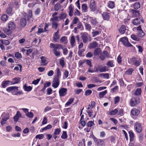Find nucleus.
<instances>
[{"instance_id": "31", "label": "nucleus", "mask_w": 146, "mask_h": 146, "mask_svg": "<svg viewBox=\"0 0 146 146\" xmlns=\"http://www.w3.org/2000/svg\"><path fill=\"white\" fill-rule=\"evenodd\" d=\"M74 100V98H70L68 101L66 103L65 106L66 107L68 106L71 104Z\"/></svg>"}, {"instance_id": "10", "label": "nucleus", "mask_w": 146, "mask_h": 146, "mask_svg": "<svg viewBox=\"0 0 146 146\" xmlns=\"http://www.w3.org/2000/svg\"><path fill=\"white\" fill-rule=\"evenodd\" d=\"M135 129L137 132L140 133L142 131V129L141 124L138 122L136 123L135 125Z\"/></svg>"}, {"instance_id": "4", "label": "nucleus", "mask_w": 146, "mask_h": 146, "mask_svg": "<svg viewBox=\"0 0 146 146\" xmlns=\"http://www.w3.org/2000/svg\"><path fill=\"white\" fill-rule=\"evenodd\" d=\"M59 83V78H54L52 81V86L54 88H56L58 86Z\"/></svg>"}, {"instance_id": "64", "label": "nucleus", "mask_w": 146, "mask_h": 146, "mask_svg": "<svg viewBox=\"0 0 146 146\" xmlns=\"http://www.w3.org/2000/svg\"><path fill=\"white\" fill-rule=\"evenodd\" d=\"M122 58V57L120 56V54H119L117 57V61L119 64H120L121 63Z\"/></svg>"}, {"instance_id": "13", "label": "nucleus", "mask_w": 146, "mask_h": 146, "mask_svg": "<svg viewBox=\"0 0 146 146\" xmlns=\"http://www.w3.org/2000/svg\"><path fill=\"white\" fill-rule=\"evenodd\" d=\"M46 57L43 56H41L40 57L41 60V65L42 66H46L48 63V62L46 60Z\"/></svg>"}, {"instance_id": "58", "label": "nucleus", "mask_w": 146, "mask_h": 146, "mask_svg": "<svg viewBox=\"0 0 146 146\" xmlns=\"http://www.w3.org/2000/svg\"><path fill=\"white\" fill-rule=\"evenodd\" d=\"M84 50L83 49H79L78 52V54L79 56L81 57L82 56V54Z\"/></svg>"}, {"instance_id": "57", "label": "nucleus", "mask_w": 146, "mask_h": 146, "mask_svg": "<svg viewBox=\"0 0 146 146\" xmlns=\"http://www.w3.org/2000/svg\"><path fill=\"white\" fill-rule=\"evenodd\" d=\"M92 92L91 90H87L86 91L85 93V95L86 96H88L91 94Z\"/></svg>"}, {"instance_id": "25", "label": "nucleus", "mask_w": 146, "mask_h": 146, "mask_svg": "<svg viewBox=\"0 0 146 146\" xmlns=\"http://www.w3.org/2000/svg\"><path fill=\"white\" fill-rule=\"evenodd\" d=\"M126 30L125 26L124 25H122L120 27L119 31L120 33L123 34L124 33Z\"/></svg>"}, {"instance_id": "50", "label": "nucleus", "mask_w": 146, "mask_h": 146, "mask_svg": "<svg viewBox=\"0 0 146 146\" xmlns=\"http://www.w3.org/2000/svg\"><path fill=\"white\" fill-rule=\"evenodd\" d=\"M141 93V89L140 88H137L136 90L135 94L137 96L140 95Z\"/></svg>"}, {"instance_id": "7", "label": "nucleus", "mask_w": 146, "mask_h": 146, "mask_svg": "<svg viewBox=\"0 0 146 146\" xmlns=\"http://www.w3.org/2000/svg\"><path fill=\"white\" fill-rule=\"evenodd\" d=\"M81 37L83 40V42L84 43H86L88 40V34L85 33L81 34Z\"/></svg>"}, {"instance_id": "26", "label": "nucleus", "mask_w": 146, "mask_h": 146, "mask_svg": "<svg viewBox=\"0 0 146 146\" xmlns=\"http://www.w3.org/2000/svg\"><path fill=\"white\" fill-rule=\"evenodd\" d=\"M69 11L68 12L69 15L70 16L72 17L73 15V8L72 5H70L68 7Z\"/></svg>"}, {"instance_id": "20", "label": "nucleus", "mask_w": 146, "mask_h": 146, "mask_svg": "<svg viewBox=\"0 0 146 146\" xmlns=\"http://www.w3.org/2000/svg\"><path fill=\"white\" fill-rule=\"evenodd\" d=\"M11 81L10 80H7L4 81L1 83V85L3 88H5L7 86L10 84Z\"/></svg>"}, {"instance_id": "34", "label": "nucleus", "mask_w": 146, "mask_h": 146, "mask_svg": "<svg viewBox=\"0 0 146 146\" xmlns=\"http://www.w3.org/2000/svg\"><path fill=\"white\" fill-rule=\"evenodd\" d=\"M137 104V100L135 99H132L130 101V105L132 106H135Z\"/></svg>"}, {"instance_id": "21", "label": "nucleus", "mask_w": 146, "mask_h": 146, "mask_svg": "<svg viewBox=\"0 0 146 146\" xmlns=\"http://www.w3.org/2000/svg\"><path fill=\"white\" fill-rule=\"evenodd\" d=\"M131 114L133 115H137L139 113V111L137 109L134 108L131 111Z\"/></svg>"}, {"instance_id": "8", "label": "nucleus", "mask_w": 146, "mask_h": 146, "mask_svg": "<svg viewBox=\"0 0 146 146\" xmlns=\"http://www.w3.org/2000/svg\"><path fill=\"white\" fill-rule=\"evenodd\" d=\"M8 28L11 30H14L16 28V25L14 22L10 21L8 24Z\"/></svg>"}, {"instance_id": "29", "label": "nucleus", "mask_w": 146, "mask_h": 146, "mask_svg": "<svg viewBox=\"0 0 146 146\" xmlns=\"http://www.w3.org/2000/svg\"><path fill=\"white\" fill-rule=\"evenodd\" d=\"M115 6L114 2L112 1H110L108 3V7L111 9L113 8Z\"/></svg>"}, {"instance_id": "36", "label": "nucleus", "mask_w": 146, "mask_h": 146, "mask_svg": "<svg viewBox=\"0 0 146 146\" xmlns=\"http://www.w3.org/2000/svg\"><path fill=\"white\" fill-rule=\"evenodd\" d=\"M68 136L66 131H63L62 135L61 136V138L62 139H65L67 138Z\"/></svg>"}, {"instance_id": "9", "label": "nucleus", "mask_w": 146, "mask_h": 146, "mask_svg": "<svg viewBox=\"0 0 146 146\" xmlns=\"http://www.w3.org/2000/svg\"><path fill=\"white\" fill-rule=\"evenodd\" d=\"M62 45L60 44H54L53 43H51L50 45V48H53L54 49H60V48H62Z\"/></svg>"}, {"instance_id": "11", "label": "nucleus", "mask_w": 146, "mask_h": 146, "mask_svg": "<svg viewBox=\"0 0 146 146\" xmlns=\"http://www.w3.org/2000/svg\"><path fill=\"white\" fill-rule=\"evenodd\" d=\"M90 8L92 11H94L96 9L95 2L94 0H91L90 4Z\"/></svg>"}, {"instance_id": "39", "label": "nucleus", "mask_w": 146, "mask_h": 146, "mask_svg": "<svg viewBox=\"0 0 146 146\" xmlns=\"http://www.w3.org/2000/svg\"><path fill=\"white\" fill-rule=\"evenodd\" d=\"M67 16V15L65 13H62L59 16V18L60 20H62L65 19Z\"/></svg>"}, {"instance_id": "44", "label": "nucleus", "mask_w": 146, "mask_h": 146, "mask_svg": "<svg viewBox=\"0 0 146 146\" xmlns=\"http://www.w3.org/2000/svg\"><path fill=\"white\" fill-rule=\"evenodd\" d=\"M58 49H53V51L54 54L56 56H59L60 55V51H58L57 50Z\"/></svg>"}, {"instance_id": "32", "label": "nucleus", "mask_w": 146, "mask_h": 146, "mask_svg": "<svg viewBox=\"0 0 146 146\" xmlns=\"http://www.w3.org/2000/svg\"><path fill=\"white\" fill-rule=\"evenodd\" d=\"M23 88L25 91L29 92L32 90V88L30 86H27L26 85H25L23 86Z\"/></svg>"}, {"instance_id": "51", "label": "nucleus", "mask_w": 146, "mask_h": 146, "mask_svg": "<svg viewBox=\"0 0 146 146\" xmlns=\"http://www.w3.org/2000/svg\"><path fill=\"white\" fill-rule=\"evenodd\" d=\"M82 9L84 12H86L88 9L87 5L85 4H83L82 5Z\"/></svg>"}, {"instance_id": "40", "label": "nucleus", "mask_w": 146, "mask_h": 146, "mask_svg": "<svg viewBox=\"0 0 146 146\" xmlns=\"http://www.w3.org/2000/svg\"><path fill=\"white\" fill-rule=\"evenodd\" d=\"M129 134L130 141H133L134 139V134L131 131H129Z\"/></svg>"}, {"instance_id": "47", "label": "nucleus", "mask_w": 146, "mask_h": 146, "mask_svg": "<svg viewBox=\"0 0 146 146\" xmlns=\"http://www.w3.org/2000/svg\"><path fill=\"white\" fill-rule=\"evenodd\" d=\"M13 9L12 7H9L7 9L6 13L8 14H11L12 11Z\"/></svg>"}, {"instance_id": "38", "label": "nucleus", "mask_w": 146, "mask_h": 146, "mask_svg": "<svg viewBox=\"0 0 146 146\" xmlns=\"http://www.w3.org/2000/svg\"><path fill=\"white\" fill-rule=\"evenodd\" d=\"M75 42V39L74 37V36H72L71 37L70 40V44L72 47H73Z\"/></svg>"}, {"instance_id": "24", "label": "nucleus", "mask_w": 146, "mask_h": 146, "mask_svg": "<svg viewBox=\"0 0 146 146\" xmlns=\"http://www.w3.org/2000/svg\"><path fill=\"white\" fill-rule=\"evenodd\" d=\"M60 41L61 42L63 43L64 44H66L68 42L67 37L66 36H62L60 39Z\"/></svg>"}, {"instance_id": "45", "label": "nucleus", "mask_w": 146, "mask_h": 146, "mask_svg": "<svg viewBox=\"0 0 146 146\" xmlns=\"http://www.w3.org/2000/svg\"><path fill=\"white\" fill-rule=\"evenodd\" d=\"M134 7L135 9H137L140 7V4L139 2H136L134 4Z\"/></svg>"}, {"instance_id": "14", "label": "nucleus", "mask_w": 146, "mask_h": 146, "mask_svg": "<svg viewBox=\"0 0 146 146\" xmlns=\"http://www.w3.org/2000/svg\"><path fill=\"white\" fill-rule=\"evenodd\" d=\"M131 61L133 64L137 66L140 64V62L137 60L136 58L135 57H133L131 59Z\"/></svg>"}, {"instance_id": "35", "label": "nucleus", "mask_w": 146, "mask_h": 146, "mask_svg": "<svg viewBox=\"0 0 146 146\" xmlns=\"http://www.w3.org/2000/svg\"><path fill=\"white\" fill-rule=\"evenodd\" d=\"M8 19L7 15L6 14L3 15L1 17V20L4 22L6 21Z\"/></svg>"}, {"instance_id": "42", "label": "nucleus", "mask_w": 146, "mask_h": 146, "mask_svg": "<svg viewBox=\"0 0 146 146\" xmlns=\"http://www.w3.org/2000/svg\"><path fill=\"white\" fill-rule=\"evenodd\" d=\"M52 126L51 125L48 124L47 126L42 128L41 130H40V131H41V130L42 131L44 130H47L48 129H51V128H52Z\"/></svg>"}, {"instance_id": "37", "label": "nucleus", "mask_w": 146, "mask_h": 146, "mask_svg": "<svg viewBox=\"0 0 146 146\" xmlns=\"http://www.w3.org/2000/svg\"><path fill=\"white\" fill-rule=\"evenodd\" d=\"M0 41L1 43L6 45H8L10 44V42L8 40L1 39Z\"/></svg>"}, {"instance_id": "17", "label": "nucleus", "mask_w": 146, "mask_h": 146, "mask_svg": "<svg viewBox=\"0 0 146 146\" xmlns=\"http://www.w3.org/2000/svg\"><path fill=\"white\" fill-rule=\"evenodd\" d=\"M59 30H58L57 31L55 32L53 35V40L55 42H57V40L60 37V36L58 34Z\"/></svg>"}, {"instance_id": "63", "label": "nucleus", "mask_w": 146, "mask_h": 146, "mask_svg": "<svg viewBox=\"0 0 146 146\" xmlns=\"http://www.w3.org/2000/svg\"><path fill=\"white\" fill-rule=\"evenodd\" d=\"M90 21L91 23L94 25H96L98 23L96 20L95 19H91Z\"/></svg>"}, {"instance_id": "43", "label": "nucleus", "mask_w": 146, "mask_h": 146, "mask_svg": "<svg viewBox=\"0 0 146 146\" xmlns=\"http://www.w3.org/2000/svg\"><path fill=\"white\" fill-rule=\"evenodd\" d=\"M64 58H62L60 59L59 63L60 65L63 68L65 66V62L64 60Z\"/></svg>"}, {"instance_id": "15", "label": "nucleus", "mask_w": 146, "mask_h": 146, "mask_svg": "<svg viewBox=\"0 0 146 146\" xmlns=\"http://www.w3.org/2000/svg\"><path fill=\"white\" fill-rule=\"evenodd\" d=\"M21 114L20 112L18 111H17L14 117V121L15 122H17L20 117L21 118Z\"/></svg>"}, {"instance_id": "28", "label": "nucleus", "mask_w": 146, "mask_h": 146, "mask_svg": "<svg viewBox=\"0 0 146 146\" xmlns=\"http://www.w3.org/2000/svg\"><path fill=\"white\" fill-rule=\"evenodd\" d=\"M140 18L134 19L132 21L133 24L135 25H138L140 24Z\"/></svg>"}, {"instance_id": "55", "label": "nucleus", "mask_w": 146, "mask_h": 146, "mask_svg": "<svg viewBox=\"0 0 146 146\" xmlns=\"http://www.w3.org/2000/svg\"><path fill=\"white\" fill-rule=\"evenodd\" d=\"M44 138V135L43 134H38L36 135L35 137L36 139H41Z\"/></svg>"}, {"instance_id": "49", "label": "nucleus", "mask_w": 146, "mask_h": 146, "mask_svg": "<svg viewBox=\"0 0 146 146\" xmlns=\"http://www.w3.org/2000/svg\"><path fill=\"white\" fill-rule=\"evenodd\" d=\"M61 131L60 128H57L55 129L54 133L55 135H58L60 134Z\"/></svg>"}, {"instance_id": "60", "label": "nucleus", "mask_w": 146, "mask_h": 146, "mask_svg": "<svg viewBox=\"0 0 146 146\" xmlns=\"http://www.w3.org/2000/svg\"><path fill=\"white\" fill-rule=\"evenodd\" d=\"M118 111L117 109H115L110 111V114L111 115H115L117 113Z\"/></svg>"}, {"instance_id": "48", "label": "nucleus", "mask_w": 146, "mask_h": 146, "mask_svg": "<svg viewBox=\"0 0 146 146\" xmlns=\"http://www.w3.org/2000/svg\"><path fill=\"white\" fill-rule=\"evenodd\" d=\"M85 26L86 30L88 31H90L92 29V27L90 24L88 23L85 24Z\"/></svg>"}, {"instance_id": "54", "label": "nucleus", "mask_w": 146, "mask_h": 146, "mask_svg": "<svg viewBox=\"0 0 146 146\" xmlns=\"http://www.w3.org/2000/svg\"><path fill=\"white\" fill-rule=\"evenodd\" d=\"M15 56L17 59H20L22 58L21 54L18 52H16L15 53Z\"/></svg>"}, {"instance_id": "1", "label": "nucleus", "mask_w": 146, "mask_h": 146, "mask_svg": "<svg viewBox=\"0 0 146 146\" xmlns=\"http://www.w3.org/2000/svg\"><path fill=\"white\" fill-rule=\"evenodd\" d=\"M95 104L96 103L95 102L92 101L91 104H90L88 106V107L86 109V111L90 117H91L92 115L93 112L92 109L94 106Z\"/></svg>"}, {"instance_id": "6", "label": "nucleus", "mask_w": 146, "mask_h": 146, "mask_svg": "<svg viewBox=\"0 0 146 146\" xmlns=\"http://www.w3.org/2000/svg\"><path fill=\"white\" fill-rule=\"evenodd\" d=\"M6 90L9 92H16L18 90V87L17 86H12L7 87L6 89Z\"/></svg>"}, {"instance_id": "5", "label": "nucleus", "mask_w": 146, "mask_h": 146, "mask_svg": "<svg viewBox=\"0 0 146 146\" xmlns=\"http://www.w3.org/2000/svg\"><path fill=\"white\" fill-rule=\"evenodd\" d=\"M94 124V122L92 121H88L86 125L88 127L85 128L84 129V130L87 132H89L90 131L92 126Z\"/></svg>"}, {"instance_id": "16", "label": "nucleus", "mask_w": 146, "mask_h": 146, "mask_svg": "<svg viewBox=\"0 0 146 146\" xmlns=\"http://www.w3.org/2000/svg\"><path fill=\"white\" fill-rule=\"evenodd\" d=\"M92 137L94 140V142L96 143V146H100V140L96 138L93 134L91 135Z\"/></svg>"}, {"instance_id": "46", "label": "nucleus", "mask_w": 146, "mask_h": 146, "mask_svg": "<svg viewBox=\"0 0 146 146\" xmlns=\"http://www.w3.org/2000/svg\"><path fill=\"white\" fill-rule=\"evenodd\" d=\"M145 33L142 30L138 32L137 35L140 37H143L145 36Z\"/></svg>"}, {"instance_id": "53", "label": "nucleus", "mask_w": 146, "mask_h": 146, "mask_svg": "<svg viewBox=\"0 0 146 146\" xmlns=\"http://www.w3.org/2000/svg\"><path fill=\"white\" fill-rule=\"evenodd\" d=\"M62 48H60V49H62L63 50V54L64 55H66L68 53V50L66 48H64L62 45Z\"/></svg>"}, {"instance_id": "27", "label": "nucleus", "mask_w": 146, "mask_h": 146, "mask_svg": "<svg viewBox=\"0 0 146 146\" xmlns=\"http://www.w3.org/2000/svg\"><path fill=\"white\" fill-rule=\"evenodd\" d=\"M108 12H105L102 14V17L104 20H108L109 19L110 16Z\"/></svg>"}, {"instance_id": "61", "label": "nucleus", "mask_w": 146, "mask_h": 146, "mask_svg": "<svg viewBox=\"0 0 146 146\" xmlns=\"http://www.w3.org/2000/svg\"><path fill=\"white\" fill-rule=\"evenodd\" d=\"M59 17L56 16L54 17L51 18L50 19V21H52L53 22H56L58 21V20Z\"/></svg>"}, {"instance_id": "23", "label": "nucleus", "mask_w": 146, "mask_h": 146, "mask_svg": "<svg viewBox=\"0 0 146 146\" xmlns=\"http://www.w3.org/2000/svg\"><path fill=\"white\" fill-rule=\"evenodd\" d=\"M94 55L95 56L100 55V48H97L95 49L94 51Z\"/></svg>"}, {"instance_id": "62", "label": "nucleus", "mask_w": 146, "mask_h": 146, "mask_svg": "<svg viewBox=\"0 0 146 146\" xmlns=\"http://www.w3.org/2000/svg\"><path fill=\"white\" fill-rule=\"evenodd\" d=\"M46 94L48 95H50L52 93V90L50 88H49L47 89Z\"/></svg>"}, {"instance_id": "30", "label": "nucleus", "mask_w": 146, "mask_h": 146, "mask_svg": "<svg viewBox=\"0 0 146 146\" xmlns=\"http://www.w3.org/2000/svg\"><path fill=\"white\" fill-rule=\"evenodd\" d=\"M56 75L55 78H59V77L61 76V72H60V69L58 68H57L56 70Z\"/></svg>"}, {"instance_id": "33", "label": "nucleus", "mask_w": 146, "mask_h": 146, "mask_svg": "<svg viewBox=\"0 0 146 146\" xmlns=\"http://www.w3.org/2000/svg\"><path fill=\"white\" fill-rule=\"evenodd\" d=\"M61 6L60 3H57L54 6V10L55 11H58L61 9Z\"/></svg>"}, {"instance_id": "19", "label": "nucleus", "mask_w": 146, "mask_h": 146, "mask_svg": "<svg viewBox=\"0 0 146 146\" xmlns=\"http://www.w3.org/2000/svg\"><path fill=\"white\" fill-rule=\"evenodd\" d=\"M51 84V83L50 82H47L45 83L44 84V87L42 88L40 90V92H42L43 93H45L44 91L47 87L50 86Z\"/></svg>"}, {"instance_id": "18", "label": "nucleus", "mask_w": 146, "mask_h": 146, "mask_svg": "<svg viewBox=\"0 0 146 146\" xmlns=\"http://www.w3.org/2000/svg\"><path fill=\"white\" fill-rule=\"evenodd\" d=\"M21 78L19 77H15L12 79V81L11 82V85H14L18 84L20 82Z\"/></svg>"}, {"instance_id": "22", "label": "nucleus", "mask_w": 146, "mask_h": 146, "mask_svg": "<svg viewBox=\"0 0 146 146\" xmlns=\"http://www.w3.org/2000/svg\"><path fill=\"white\" fill-rule=\"evenodd\" d=\"M27 19L25 18H22L20 21V24L22 27H24L26 26L27 24Z\"/></svg>"}, {"instance_id": "59", "label": "nucleus", "mask_w": 146, "mask_h": 146, "mask_svg": "<svg viewBox=\"0 0 146 146\" xmlns=\"http://www.w3.org/2000/svg\"><path fill=\"white\" fill-rule=\"evenodd\" d=\"M131 38L133 40L136 41L139 40V38L136 35H131Z\"/></svg>"}, {"instance_id": "52", "label": "nucleus", "mask_w": 146, "mask_h": 146, "mask_svg": "<svg viewBox=\"0 0 146 146\" xmlns=\"http://www.w3.org/2000/svg\"><path fill=\"white\" fill-rule=\"evenodd\" d=\"M58 26V23L56 22H53L52 23V28H54L55 29H56Z\"/></svg>"}, {"instance_id": "2", "label": "nucleus", "mask_w": 146, "mask_h": 146, "mask_svg": "<svg viewBox=\"0 0 146 146\" xmlns=\"http://www.w3.org/2000/svg\"><path fill=\"white\" fill-rule=\"evenodd\" d=\"M120 40L125 46L132 47L133 46L132 45L129 43L128 39L126 37L122 38L120 39Z\"/></svg>"}, {"instance_id": "41", "label": "nucleus", "mask_w": 146, "mask_h": 146, "mask_svg": "<svg viewBox=\"0 0 146 146\" xmlns=\"http://www.w3.org/2000/svg\"><path fill=\"white\" fill-rule=\"evenodd\" d=\"M3 30L4 32L7 34H10L12 33V31L10 29H8L7 28H3Z\"/></svg>"}, {"instance_id": "12", "label": "nucleus", "mask_w": 146, "mask_h": 146, "mask_svg": "<svg viewBox=\"0 0 146 146\" xmlns=\"http://www.w3.org/2000/svg\"><path fill=\"white\" fill-rule=\"evenodd\" d=\"M98 43L94 41L90 43L88 47L90 49L95 48L98 46Z\"/></svg>"}, {"instance_id": "3", "label": "nucleus", "mask_w": 146, "mask_h": 146, "mask_svg": "<svg viewBox=\"0 0 146 146\" xmlns=\"http://www.w3.org/2000/svg\"><path fill=\"white\" fill-rule=\"evenodd\" d=\"M67 88H62L59 91V96L60 97H63L66 96L67 94Z\"/></svg>"}, {"instance_id": "56", "label": "nucleus", "mask_w": 146, "mask_h": 146, "mask_svg": "<svg viewBox=\"0 0 146 146\" xmlns=\"http://www.w3.org/2000/svg\"><path fill=\"white\" fill-rule=\"evenodd\" d=\"M79 21V19L78 17H74L72 21V23L74 24H76Z\"/></svg>"}]
</instances>
